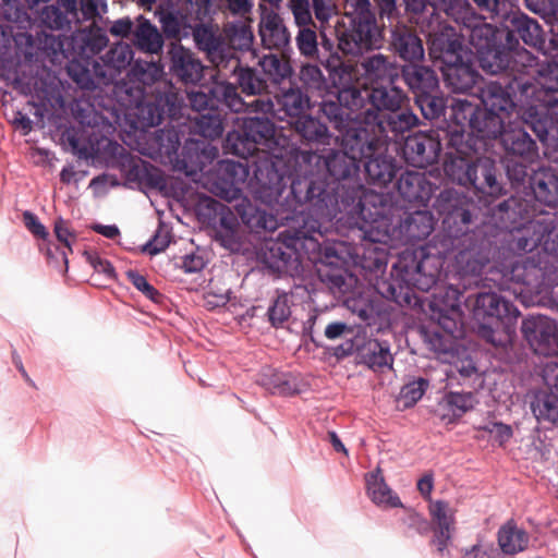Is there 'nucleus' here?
<instances>
[{"label": "nucleus", "instance_id": "f257e3e1", "mask_svg": "<svg viewBox=\"0 0 558 558\" xmlns=\"http://www.w3.org/2000/svg\"><path fill=\"white\" fill-rule=\"evenodd\" d=\"M471 207L468 197L453 189L442 190L433 204L442 226L441 232L435 235L436 253L448 260L449 280L459 281L464 290L483 281V269L497 248L482 229H471Z\"/></svg>", "mask_w": 558, "mask_h": 558}, {"label": "nucleus", "instance_id": "f03ea898", "mask_svg": "<svg viewBox=\"0 0 558 558\" xmlns=\"http://www.w3.org/2000/svg\"><path fill=\"white\" fill-rule=\"evenodd\" d=\"M296 172L294 177L287 178L274 163L258 168L255 178L259 197L267 204L288 206L291 217L304 215L322 221L323 226L330 225L341 213L352 219L356 215H371L343 195L324 171L298 166Z\"/></svg>", "mask_w": 558, "mask_h": 558}, {"label": "nucleus", "instance_id": "7ed1b4c3", "mask_svg": "<svg viewBox=\"0 0 558 558\" xmlns=\"http://www.w3.org/2000/svg\"><path fill=\"white\" fill-rule=\"evenodd\" d=\"M436 250L434 236L425 246L403 251L392 266L390 278L376 281L377 292L400 306L411 305L414 289L427 292L439 280L445 259Z\"/></svg>", "mask_w": 558, "mask_h": 558}, {"label": "nucleus", "instance_id": "20e7f679", "mask_svg": "<svg viewBox=\"0 0 558 558\" xmlns=\"http://www.w3.org/2000/svg\"><path fill=\"white\" fill-rule=\"evenodd\" d=\"M296 166L315 168L324 172L356 207L373 208L384 204L383 195L369 192L360 179L359 158L342 148H328L324 155L317 150L300 149L294 155Z\"/></svg>", "mask_w": 558, "mask_h": 558}, {"label": "nucleus", "instance_id": "39448f33", "mask_svg": "<svg viewBox=\"0 0 558 558\" xmlns=\"http://www.w3.org/2000/svg\"><path fill=\"white\" fill-rule=\"evenodd\" d=\"M317 112L337 132L336 144L360 160L373 156L387 144L374 121L367 122L365 114L345 106L336 94L329 95Z\"/></svg>", "mask_w": 558, "mask_h": 558}, {"label": "nucleus", "instance_id": "423d86ee", "mask_svg": "<svg viewBox=\"0 0 558 558\" xmlns=\"http://www.w3.org/2000/svg\"><path fill=\"white\" fill-rule=\"evenodd\" d=\"M429 56L439 63L444 82L454 94H470L482 81L473 52L453 28L433 34Z\"/></svg>", "mask_w": 558, "mask_h": 558}, {"label": "nucleus", "instance_id": "0eeeda50", "mask_svg": "<svg viewBox=\"0 0 558 558\" xmlns=\"http://www.w3.org/2000/svg\"><path fill=\"white\" fill-rule=\"evenodd\" d=\"M336 95L344 101L345 106L365 114L367 122H376L386 112L410 102L408 93L397 83L366 86L351 82V84L340 86V89L336 90Z\"/></svg>", "mask_w": 558, "mask_h": 558}, {"label": "nucleus", "instance_id": "6e6552de", "mask_svg": "<svg viewBox=\"0 0 558 558\" xmlns=\"http://www.w3.org/2000/svg\"><path fill=\"white\" fill-rule=\"evenodd\" d=\"M190 107L195 112H202L204 109L225 112L241 113H272L275 104L271 98H255L252 101H245L239 93L235 84L228 81H216L205 89L191 90L187 93Z\"/></svg>", "mask_w": 558, "mask_h": 558}, {"label": "nucleus", "instance_id": "1a4fd4ad", "mask_svg": "<svg viewBox=\"0 0 558 558\" xmlns=\"http://www.w3.org/2000/svg\"><path fill=\"white\" fill-rule=\"evenodd\" d=\"M351 9L348 28L339 37V48L345 54L363 56L378 50L384 44L383 29L379 27L369 0H347Z\"/></svg>", "mask_w": 558, "mask_h": 558}, {"label": "nucleus", "instance_id": "9d476101", "mask_svg": "<svg viewBox=\"0 0 558 558\" xmlns=\"http://www.w3.org/2000/svg\"><path fill=\"white\" fill-rule=\"evenodd\" d=\"M371 215H356L353 219L362 232L364 243L355 251V263L369 272H383L388 263L386 243L389 233L385 204L366 209Z\"/></svg>", "mask_w": 558, "mask_h": 558}, {"label": "nucleus", "instance_id": "9b49d317", "mask_svg": "<svg viewBox=\"0 0 558 558\" xmlns=\"http://www.w3.org/2000/svg\"><path fill=\"white\" fill-rule=\"evenodd\" d=\"M287 228L280 231L278 239L268 241L262 250L264 265L278 275L295 276L302 270L303 253V222L295 217L284 216Z\"/></svg>", "mask_w": 558, "mask_h": 558}, {"label": "nucleus", "instance_id": "f8f14e48", "mask_svg": "<svg viewBox=\"0 0 558 558\" xmlns=\"http://www.w3.org/2000/svg\"><path fill=\"white\" fill-rule=\"evenodd\" d=\"M490 217L501 229L517 230L511 241V250L519 253L533 252L537 247L543 248L541 234L536 232V219L527 221L522 229L519 227L527 219V204L521 198L510 196L489 208Z\"/></svg>", "mask_w": 558, "mask_h": 558}, {"label": "nucleus", "instance_id": "ddd939ff", "mask_svg": "<svg viewBox=\"0 0 558 558\" xmlns=\"http://www.w3.org/2000/svg\"><path fill=\"white\" fill-rule=\"evenodd\" d=\"M481 69L492 75L502 74L504 80H517L522 93L530 86L522 75L534 71L535 54L526 49L509 48L506 41H499L477 53Z\"/></svg>", "mask_w": 558, "mask_h": 558}, {"label": "nucleus", "instance_id": "4468645a", "mask_svg": "<svg viewBox=\"0 0 558 558\" xmlns=\"http://www.w3.org/2000/svg\"><path fill=\"white\" fill-rule=\"evenodd\" d=\"M464 305L472 310L474 318L481 323L484 336L487 330L493 331L494 327L502 326L508 329L520 315L512 302L493 290L466 294Z\"/></svg>", "mask_w": 558, "mask_h": 558}, {"label": "nucleus", "instance_id": "2eb2a0df", "mask_svg": "<svg viewBox=\"0 0 558 558\" xmlns=\"http://www.w3.org/2000/svg\"><path fill=\"white\" fill-rule=\"evenodd\" d=\"M299 222H303V253L304 259L313 264H323L331 268L341 267L344 263L342 256L343 243L330 241L327 225L315 219H308L304 215H299Z\"/></svg>", "mask_w": 558, "mask_h": 558}, {"label": "nucleus", "instance_id": "dca6fc26", "mask_svg": "<svg viewBox=\"0 0 558 558\" xmlns=\"http://www.w3.org/2000/svg\"><path fill=\"white\" fill-rule=\"evenodd\" d=\"M466 291L456 280L436 288L429 301V311L432 320H435L440 329L451 333L459 331L463 315L461 306L464 304Z\"/></svg>", "mask_w": 558, "mask_h": 558}, {"label": "nucleus", "instance_id": "f3484780", "mask_svg": "<svg viewBox=\"0 0 558 558\" xmlns=\"http://www.w3.org/2000/svg\"><path fill=\"white\" fill-rule=\"evenodd\" d=\"M539 268L529 257L510 258L502 263L493 265L484 281L490 282L500 291L517 293L515 286H532L537 279Z\"/></svg>", "mask_w": 558, "mask_h": 558}, {"label": "nucleus", "instance_id": "a211bd4d", "mask_svg": "<svg viewBox=\"0 0 558 558\" xmlns=\"http://www.w3.org/2000/svg\"><path fill=\"white\" fill-rule=\"evenodd\" d=\"M505 32V41L509 48L524 49V45L543 49L545 45V33L539 23L520 10H510L502 14L499 21Z\"/></svg>", "mask_w": 558, "mask_h": 558}, {"label": "nucleus", "instance_id": "6ab92c4d", "mask_svg": "<svg viewBox=\"0 0 558 558\" xmlns=\"http://www.w3.org/2000/svg\"><path fill=\"white\" fill-rule=\"evenodd\" d=\"M183 98L178 87L171 82H162L156 87L153 101L138 107V117L143 126L154 128L163 121L165 118L175 117L182 106Z\"/></svg>", "mask_w": 558, "mask_h": 558}, {"label": "nucleus", "instance_id": "aec40b11", "mask_svg": "<svg viewBox=\"0 0 558 558\" xmlns=\"http://www.w3.org/2000/svg\"><path fill=\"white\" fill-rule=\"evenodd\" d=\"M351 72L343 65L335 66L331 72L332 84L329 86L326 76L317 64L305 63L300 68L298 80L301 83L302 89L308 95L320 97L318 106L340 86H345L352 82Z\"/></svg>", "mask_w": 558, "mask_h": 558}, {"label": "nucleus", "instance_id": "412c9836", "mask_svg": "<svg viewBox=\"0 0 558 558\" xmlns=\"http://www.w3.org/2000/svg\"><path fill=\"white\" fill-rule=\"evenodd\" d=\"M521 332L536 354L558 355V326L544 315H530L522 320Z\"/></svg>", "mask_w": 558, "mask_h": 558}, {"label": "nucleus", "instance_id": "4be33fe9", "mask_svg": "<svg viewBox=\"0 0 558 558\" xmlns=\"http://www.w3.org/2000/svg\"><path fill=\"white\" fill-rule=\"evenodd\" d=\"M517 80L489 81L478 88V98L483 107L510 118L515 108L514 97L522 96V88Z\"/></svg>", "mask_w": 558, "mask_h": 558}, {"label": "nucleus", "instance_id": "5701e85b", "mask_svg": "<svg viewBox=\"0 0 558 558\" xmlns=\"http://www.w3.org/2000/svg\"><path fill=\"white\" fill-rule=\"evenodd\" d=\"M247 162L220 160L216 170V180L213 192L228 202L238 199L242 195V187L248 178Z\"/></svg>", "mask_w": 558, "mask_h": 558}, {"label": "nucleus", "instance_id": "b1692460", "mask_svg": "<svg viewBox=\"0 0 558 558\" xmlns=\"http://www.w3.org/2000/svg\"><path fill=\"white\" fill-rule=\"evenodd\" d=\"M442 144L439 135L418 132L405 138L402 153L405 161L415 168H426L437 162Z\"/></svg>", "mask_w": 558, "mask_h": 558}, {"label": "nucleus", "instance_id": "393cba45", "mask_svg": "<svg viewBox=\"0 0 558 558\" xmlns=\"http://www.w3.org/2000/svg\"><path fill=\"white\" fill-rule=\"evenodd\" d=\"M196 48L204 52L207 60L219 71L236 56L228 48L225 39L218 35L209 25L197 24L192 32Z\"/></svg>", "mask_w": 558, "mask_h": 558}, {"label": "nucleus", "instance_id": "a878e982", "mask_svg": "<svg viewBox=\"0 0 558 558\" xmlns=\"http://www.w3.org/2000/svg\"><path fill=\"white\" fill-rule=\"evenodd\" d=\"M389 50L405 64L422 62L425 57L423 40L417 32L404 24L393 25L389 31Z\"/></svg>", "mask_w": 558, "mask_h": 558}, {"label": "nucleus", "instance_id": "bb28decb", "mask_svg": "<svg viewBox=\"0 0 558 558\" xmlns=\"http://www.w3.org/2000/svg\"><path fill=\"white\" fill-rule=\"evenodd\" d=\"M169 70L173 77L185 85L196 84L204 76V65L194 52L180 43H171L168 47Z\"/></svg>", "mask_w": 558, "mask_h": 558}, {"label": "nucleus", "instance_id": "cd10ccee", "mask_svg": "<svg viewBox=\"0 0 558 558\" xmlns=\"http://www.w3.org/2000/svg\"><path fill=\"white\" fill-rule=\"evenodd\" d=\"M223 70L230 71L235 78L238 89L243 95L270 98V86L260 69L247 64L243 65L240 57L235 56Z\"/></svg>", "mask_w": 558, "mask_h": 558}, {"label": "nucleus", "instance_id": "c85d7f7f", "mask_svg": "<svg viewBox=\"0 0 558 558\" xmlns=\"http://www.w3.org/2000/svg\"><path fill=\"white\" fill-rule=\"evenodd\" d=\"M133 49L129 44L118 43L100 58L99 63L94 64L98 82L108 86L116 82L121 72L125 70L133 60Z\"/></svg>", "mask_w": 558, "mask_h": 558}, {"label": "nucleus", "instance_id": "c756f323", "mask_svg": "<svg viewBox=\"0 0 558 558\" xmlns=\"http://www.w3.org/2000/svg\"><path fill=\"white\" fill-rule=\"evenodd\" d=\"M262 46L267 50L284 52L290 48L291 35L279 13L264 10L258 22Z\"/></svg>", "mask_w": 558, "mask_h": 558}, {"label": "nucleus", "instance_id": "7c9ffc66", "mask_svg": "<svg viewBox=\"0 0 558 558\" xmlns=\"http://www.w3.org/2000/svg\"><path fill=\"white\" fill-rule=\"evenodd\" d=\"M399 195L409 203L426 206L437 189L425 172L405 170L396 182Z\"/></svg>", "mask_w": 558, "mask_h": 558}, {"label": "nucleus", "instance_id": "2f4dec72", "mask_svg": "<svg viewBox=\"0 0 558 558\" xmlns=\"http://www.w3.org/2000/svg\"><path fill=\"white\" fill-rule=\"evenodd\" d=\"M470 189L477 194L499 196L504 193V186L498 179V163L489 157H476L471 171Z\"/></svg>", "mask_w": 558, "mask_h": 558}, {"label": "nucleus", "instance_id": "473e14b6", "mask_svg": "<svg viewBox=\"0 0 558 558\" xmlns=\"http://www.w3.org/2000/svg\"><path fill=\"white\" fill-rule=\"evenodd\" d=\"M386 146L371 157L362 159L365 177L371 184L384 187L397 178L401 170L397 159L386 153Z\"/></svg>", "mask_w": 558, "mask_h": 558}, {"label": "nucleus", "instance_id": "72a5a7b5", "mask_svg": "<svg viewBox=\"0 0 558 558\" xmlns=\"http://www.w3.org/2000/svg\"><path fill=\"white\" fill-rule=\"evenodd\" d=\"M420 123L418 117L413 112L410 102L400 105L397 109L380 116L375 122L384 140L391 133L395 137L403 136Z\"/></svg>", "mask_w": 558, "mask_h": 558}, {"label": "nucleus", "instance_id": "f704fd0d", "mask_svg": "<svg viewBox=\"0 0 558 558\" xmlns=\"http://www.w3.org/2000/svg\"><path fill=\"white\" fill-rule=\"evenodd\" d=\"M421 62L403 64L400 68V77L414 95V98L426 93L438 92L439 80L436 72Z\"/></svg>", "mask_w": 558, "mask_h": 558}, {"label": "nucleus", "instance_id": "c9c22d12", "mask_svg": "<svg viewBox=\"0 0 558 558\" xmlns=\"http://www.w3.org/2000/svg\"><path fill=\"white\" fill-rule=\"evenodd\" d=\"M360 65L371 85L397 83L400 78L399 65L380 52L363 58Z\"/></svg>", "mask_w": 558, "mask_h": 558}, {"label": "nucleus", "instance_id": "e433bc0d", "mask_svg": "<svg viewBox=\"0 0 558 558\" xmlns=\"http://www.w3.org/2000/svg\"><path fill=\"white\" fill-rule=\"evenodd\" d=\"M429 514L434 524L433 543L437 546L438 553L444 555L454 529L452 510L446 501L437 500L430 504Z\"/></svg>", "mask_w": 558, "mask_h": 558}, {"label": "nucleus", "instance_id": "4c0bfd02", "mask_svg": "<svg viewBox=\"0 0 558 558\" xmlns=\"http://www.w3.org/2000/svg\"><path fill=\"white\" fill-rule=\"evenodd\" d=\"M435 228V219L428 210H415L405 215L398 226L399 234L405 243L427 239Z\"/></svg>", "mask_w": 558, "mask_h": 558}, {"label": "nucleus", "instance_id": "58836bf2", "mask_svg": "<svg viewBox=\"0 0 558 558\" xmlns=\"http://www.w3.org/2000/svg\"><path fill=\"white\" fill-rule=\"evenodd\" d=\"M523 126L506 130L500 135V143L508 155L521 157L523 159H533L537 154L536 142L531 137L522 117Z\"/></svg>", "mask_w": 558, "mask_h": 558}, {"label": "nucleus", "instance_id": "ea45409f", "mask_svg": "<svg viewBox=\"0 0 558 558\" xmlns=\"http://www.w3.org/2000/svg\"><path fill=\"white\" fill-rule=\"evenodd\" d=\"M238 211L243 223L256 232L262 230L275 231L280 225L287 227V220H282V217L288 215L292 216V213L288 206L281 213H279L278 216H275L265 209L253 206L252 204L240 205Z\"/></svg>", "mask_w": 558, "mask_h": 558}, {"label": "nucleus", "instance_id": "a19ab883", "mask_svg": "<svg viewBox=\"0 0 558 558\" xmlns=\"http://www.w3.org/2000/svg\"><path fill=\"white\" fill-rule=\"evenodd\" d=\"M508 118L496 113L494 110L483 106H476L475 113L470 123L469 131L476 136V140H496L505 131Z\"/></svg>", "mask_w": 558, "mask_h": 558}, {"label": "nucleus", "instance_id": "79ce46f5", "mask_svg": "<svg viewBox=\"0 0 558 558\" xmlns=\"http://www.w3.org/2000/svg\"><path fill=\"white\" fill-rule=\"evenodd\" d=\"M535 199L549 208H558V174L550 168H539L530 177Z\"/></svg>", "mask_w": 558, "mask_h": 558}, {"label": "nucleus", "instance_id": "37998d69", "mask_svg": "<svg viewBox=\"0 0 558 558\" xmlns=\"http://www.w3.org/2000/svg\"><path fill=\"white\" fill-rule=\"evenodd\" d=\"M108 36L99 28L81 29L72 34L68 46L71 54L78 58H93L107 47Z\"/></svg>", "mask_w": 558, "mask_h": 558}, {"label": "nucleus", "instance_id": "c03bdc74", "mask_svg": "<svg viewBox=\"0 0 558 558\" xmlns=\"http://www.w3.org/2000/svg\"><path fill=\"white\" fill-rule=\"evenodd\" d=\"M288 88H282L276 96L278 105V118H299L310 107L311 97L295 82H289Z\"/></svg>", "mask_w": 558, "mask_h": 558}, {"label": "nucleus", "instance_id": "a18cd8bd", "mask_svg": "<svg viewBox=\"0 0 558 558\" xmlns=\"http://www.w3.org/2000/svg\"><path fill=\"white\" fill-rule=\"evenodd\" d=\"M217 155L218 149L208 143L192 142L186 144L182 150L183 169L187 175L203 172Z\"/></svg>", "mask_w": 558, "mask_h": 558}, {"label": "nucleus", "instance_id": "49530a36", "mask_svg": "<svg viewBox=\"0 0 558 558\" xmlns=\"http://www.w3.org/2000/svg\"><path fill=\"white\" fill-rule=\"evenodd\" d=\"M476 403L475 395L471 391L447 392L438 403L437 415L445 423H452L464 413L472 410Z\"/></svg>", "mask_w": 558, "mask_h": 558}, {"label": "nucleus", "instance_id": "de8ad7c7", "mask_svg": "<svg viewBox=\"0 0 558 558\" xmlns=\"http://www.w3.org/2000/svg\"><path fill=\"white\" fill-rule=\"evenodd\" d=\"M257 65L269 86H280L284 82H291L294 75L293 66L289 59L277 53H266L258 58Z\"/></svg>", "mask_w": 558, "mask_h": 558}, {"label": "nucleus", "instance_id": "09e8293b", "mask_svg": "<svg viewBox=\"0 0 558 558\" xmlns=\"http://www.w3.org/2000/svg\"><path fill=\"white\" fill-rule=\"evenodd\" d=\"M487 17L476 14L465 25L462 26V36H468L470 44L475 48L476 53L493 47L499 43L497 39L498 31L495 26L487 23Z\"/></svg>", "mask_w": 558, "mask_h": 558}, {"label": "nucleus", "instance_id": "8fccbe9b", "mask_svg": "<svg viewBox=\"0 0 558 558\" xmlns=\"http://www.w3.org/2000/svg\"><path fill=\"white\" fill-rule=\"evenodd\" d=\"M295 132L303 142L315 145H328L332 134L326 123L317 117L302 114L293 123Z\"/></svg>", "mask_w": 558, "mask_h": 558}, {"label": "nucleus", "instance_id": "3c124183", "mask_svg": "<svg viewBox=\"0 0 558 558\" xmlns=\"http://www.w3.org/2000/svg\"><path fill=\"white\" fill-rule=\"evenodd\" d=\"M252 20H235L228 22L223 27L228 48L238 52H250L253 50L254 33L251 26Z\"/></svg>", "mask_w": 558, "mask_h": 558}, {"label": "nucleus", "instance_id": "603ef678", "mask_svg": "<svg viewBox=\"0 0 558 558\" xmlns=\"http://www.w3.org/2000/svg\"><path fill=\"white\" fill-rule=\"evenodd\" d=\"M497 541L500 554L515 555L527 548L530 535L513 521H508L499 527Z\"/></svg>", "mask_w": 558, "mask_h": 558}, {"label": "nucleus", "instance_id": "864d4df0", "mask_svg": "<svg viewBox=\"0 0 558 558\" xmlns=\"http://www.w3.org/2000/svg\"><path fill=\"white\" fill-rule=\"evenodd\" d=\"M365 482L367 495L375 505L383 508L402 507L400 498L386 484L379 468L366 474Z\"/></svg>", "mask_w": 558, "mask_h": 558}, {"label": "nucleus", "instance_id": "5fc2aeb1", "mask_svg": "<svg viewBox=\"0 0 558 558\" xmlns=\"http://www.w3.org/2000/svg\"><path fill=\"white\" fill-rule=\"evenodd\" d=\"M361 362L373 371L391 368L393 357L387 341L371 339L360 349Z\"/></svg>", "mask_w": 558, "mask_h": 558}, {"label": "nucleus", "instance_id": "6e6d98bb", "mask_svg": "<svg viewBox=\"0 0 558 558\" xmlns=\"http://www.w3.org/2000/svg\"><path fill=\"white\" fill-rule=\"evenodd\" d=\"M133 44L143 52L158 54L162 50L163 38L149 20L141 16L133 32Z\"/></svg>", "mask_w": 558, "mask_h": 558}, {"label": "nucleus", "instance_id": "4d7b16f0", "mask_svg": "<svg viewBox=\"0 0 558 558\" xmlns=\"http://www.w3.org/2000/svg\"><path fill=\"white\" fill-rule=\"evenodd\" d=\"M474 134L466 132V128L459 126H450L447 132H445L444 138H440L441 142H445V146L448 149L447 157H449L450 153L452 156H470L472 153H475L480 149L478 141L474 138Z\"/></svg>", "mask_w": 558, "mask_h": 558}, {"label": "nucleus", "instance_id": "13d9d810", "mask_svg": "<svg viewBox=\"0 0 558 558\" xmlns=\"http://www.w3.org/2000/svg\"><path fill=\"white\" fill-rule=\"evenodd\" d=\"M99 63L96 60L88 58H78L72 56V59L66 65L68 75L82 89L93 90L100 87L102 84L98 82L95 74L94 64Z\"/></svg>", "mask_w": 558, "mask_h": 558}, {"label": "nucleus", "instance_id": "bf43d9fd", "mask_svg": "<svg viewBox=\"0 0 558 558\" xmlns=\"http://www.w3.org/2000/svg\"><path fill=\"white\" fill-rule=\"evenodd\" d=\"M226 112L204 109L193 118V130L204 138L216 140L225 132Z\"/></svg>", "mask_w": 558, "mask_h": 558}, {"label": "nucleus", "instance_id": "052dcab7", "mask_svg": "<svg viewBox=\"0 0 558 558\" xmlns=\"http://www.w3.org/2000/svg\"><path fill=\"white\" fill-rule=\"evenodd\" d=\"M112 153L117 155L118 167L125 180L130 183L141 184L148 162L131 155L123 146L117 143L113 145Z\"/></svg>", "mask_w": 558, "mask_h": 558}, {"label": "nucleus", "instance_id": "680f3d73", "mask_svg": "<svg viewBox=\"0 0 558 558\" xmlns=\"http://www.w3.org/2000/svg\"><path fill=\"white\" fill-rule=\"evenodd\" d=\"M240 128L258 148L267 145L275 136V124L267 117L245 118Z\"/></svg>", "mask_w": 558, "mask_h": 558}, {"label": "nucleus", "instance_id": "e2e57ef3", "mask_svg": "<svg viewBox=\"0 0 558 558\" xmlns=\"http://www.w3.org/2000/svg\"><path fill=\"white\" fill-rule=\"evenodd\" d=\"M473 161L470 156H452L450 153L444 165L445 174L453 183L470 189Z\"/></svg>", "mask_w": 558, "mask_h": 558}, {"label": "nucleus", "instance_id": "0e129e2a", "mask_svg": "<svg viewBox=\"0 0 558 558\" xmlns=\"http://www.w3.org/2000/svg\"><path fill=\"white\" fill-rule=\"evenodd\" d=\"M531 410L538 422L558 424V393L537 392L531 403Z\"/></svg>", "mask_w": 558, "mask_h": 558}, {"label": "nucleus", "instance_id": "69168bd1", "mask_svg": "<svg viewBox=\"0 0 558 558\" xmlns=\"http://www.w3.org/2000/svg\"><path fill=\"white\" fill-rule=\"evenodd\" d=\"M163 65L156 61L136 60L130 70V80L144 86L160 84L163 76ZM159 85H157L158 87Z\"/></svg>", "mask_w": 558, "mask_h": 558}, {"label": "nucleus", "instance_id": "338daca9", "mask_svg": "<svg viewBox=\"0 0 558 558\" xmlns=\"http://www.w3.org/2000/svg\"><path fill=\"white\" fill-rule=\"evenodd\" d=\"M223 148L227 154L238 156L244 160L253 157L259 150L257 145L247 135H244L241 128L228 132Z\"/></svg>", "mask_w": 558, "mask_h": 558}, {"label": "nucleus", "instance_id": "774afa93", "mask_svg": "<svg viewBox=\"0 0 558 558\" xmlns=\"http://www.w3.org/2000/svg\"><path fill=\"white\" fill-rule=\"evenodd\" d=\"M536 232L543 240V251L558 256V216L549 215L536 219Z\"/></svg>", "mask_w": 558, "mask_h": 558}]
</instances>
